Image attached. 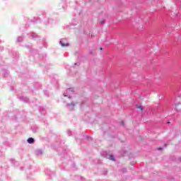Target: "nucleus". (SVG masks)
I'll list each match as a JSON object with an SVG mask.
<instances>
[{"label": "nucleus", "mask_w": 181, "mask_h": 181, "mask_svg": "<svg viewBox=\"0 0 181 181\" xmlns=\"http://www.w3.org/2000/svg\"><path fill=\"white\" fill-rule=\"evenodd\" d=\"M163 148H162V147H160L158 148V151H163Z\"/></svg>", "instance_id": "obj_15"}, {"label": "nucleus", "mask_w": 181, "mask_h": 181, "mask_svg": "<svg viewBox=\"0 0 181 181\" xmlns=\"http://www.w3.org/2000/svg\"><path fill=\"white\" fill-rule=\"evenodd\" d=\"M20 100H21V101H23V103H28L29 101V98L24 97V96L20 97Z\"/></svg>", "instance_id": "obj_5"}, {"label": "nucleus", "mask_w": 181, "mask_h": 181, "mask_svg": "<svg viewBox=\"0 0 181 181\" xmlns=\"http://www.w3.org/2000/svg\"><path fill=\"white\" fill-rule=\"evenodd\" d=\"M27 142L28 144H35V139H33V137H30L28 139Z\"/></svg>", "instance_id": "obj_6"}, {"label": "nucleus", "mask_w": 181, "mask_h": 181, "mask_svg": "<svg viewBox=\"0 0 181 181\" xmlns=\"http://www.w3.org/2000/svg\"><path fill=\"white\" fill-rule=\"evenodd\" d=\"M22 40H23V38H22V37H18V38H17V42H22Z\"/></svg>", "instance_id": "obj_11"}, {"label": "nucleus", "mask_w": 181, "mask_h": 181, "mask_svg": "<svg viewBox=\"0 0 181 181\" xmlns=\"http://www.w3.org/2000/svg\"><path fill=\"white\" fill-rule=\"evenodd\" d=\"M100 25H104V23H105V21H100Z\"/></svg>", "instance_id": "obj_12"}, {"label": "nucleus", "mask_w": 181, "mask_h": 181, "mask_svg": "<svg viewBox=\"0 0 181 181\" xmlns=\"http://www.w3.org/2000/svg\"><path fill=\"white\" fill-rule=\"evenodd\" d=\"M68 135H69V136H70L71 135V132L69 131L68 132Z\"/></svg>", "instance_id": "obj_14"}, {"label": "nucleus", "mask_w": 181, "mask_h": 181, "mask_svg": "<svg viewBox=\"0 0 181 181\" xmlns=\"http://www.w3.org/2000/svg\"><path fill=\"white\" fill-rule=\"evenodd\" d=\"M100 50H103V47H100Z\"/></svg>", "instance_id": "obj_17"}, {"label": "nucleus", "mask_w": 181, "mask_h": 181, "mask_svg": "<svg viewBox=\"0 0 181 181\" xmlns=\"http://www.w3.org/2000/svg\"><path fill=\"white\" fill-rule=\"evenodd\" d=\"M35 155H37V156H42V155H43V151L40 149L36 150Z\"/></svg>", "instance_id": "obj_4"}, {"label": "nucleus", "mask_w": 181, "mask_h": 181, "mask_svg": "<svg viewBox=\"0 0 181 181\" xmlns=\"http://www.w3.org/2000/svg\"><path fill=\"white\" fill-rule=\"evenodd\" d=\"M74 93V88H69L66 90V93L64 94V97H68L69 98H71V94Z\"/></svg>", "instance_id": "obj_1"}, {"label": "nucleus", "mask_w": 181, "mask_h": 181, "mask_svg": "<svg viewBox=\"0 0 181 181\" xmlns=\"http://www.w3.org/2000/svg\"><path fill=\"white\" fill-rule=\"evenodd\" d=\"M121 125L124 126V121L121 122Z\"/></svg>", "instance_id": "obj_16"}, {"label": "nucleus", "mask_w": 181, "mask_h": 181, "mask_svg": "<svg viewBox=\"0 0 181 181\" xmlns=\"http://www.w3.org/2000/svg\"><path fill=\"white\" fill-rule=\"evenodd\" d=\"M37 36V35H36L35 33L31 34V37H33V39H35V37H36Z\"/></svg>", "instance_id": "obj_10"}, {"label": "nucleus", "mask_w": 181, "mask_h": 181, "mask_svg": "<svg viewBox=\"0 0 181 181\" xmlns=\"http://www.w3.org/2000/svg\"><path fill=\"white\" fill-rule=\"evenodd\" d=\"M77 104H78V102H74V101H73V102H71V103H67V104L66 105V108H68V110H69L70 111H73V110H74V107H75L76 105H77Z\"/></svg>", "instance_id": "obj_2"}, {"label": "nucleus", "mask_w": 181, "mask_h": 181, "mask_svg": "<svg viewBox=\"0 0 181 181\" xmlns=\"http://www.w3.org/2000/svg\"><path fill=\"white\" fill-rule=\"evenodd\" d=\"M6 74H8V71H6Z\"/></svg>", "instance_id": "obj_19"}, {"label": "nucleus", "mask_w": 181, "mask_h": 181, "mask_svg": "<svg viewBox=\"0 0 181 181\" xmlns=\"http://www.w3.org/2000/svg\"><path fill=\"white\" fill-rule=\"evenodd\" d=\"M167 124H170V122H168Z\"/></svg>", "instance_id": "obj_20"}, {"label": "nucleus", "mask_w": 181, "mask_h": 181, "mask_svg": "<svg viewBox=\"0 0 181 181\" xmlns=\"http://www.w3.org/2000/svg\"><path fill=\"white\" fill-rule=\"evenodd\" d=\"M136 108L141 110V111H144V107H142V106H136Z\"/></svg>", "instance_id": "obj_9"}, {"label": "nucleus", "mask_w": 181, "mask_h": 181, "mask_svg": "<svg viewBox=\"0 0 181 181\" xmlns=\"http://www.w3.org/2000/svg\"><path fill=\"white\" fill-rule=\"evenodd\" d=\"M177 162L181 163V157H178V158H177Z\"/></svg>", "instance_id": "obj_13"}, {"label": "nucleus", "mask_w": 181, "mask_h": 181, "mask_svg": "<svg viewBox=\"0 0 181 181\" xmlns=\"http://www.w3.org/2000/svg\"><path fill=\"white\" fill-rule=\"evenodd\" d=\"M5 77H6V74H4Z\"/></svg>", "instance_id": "obj_21"}, {"label": "nucleus", "mask_w": 181, "mask_h": 181, "mask_svg": "<svg viewBox=\"0 0 181 181\" xmlns=\"http://www.w3.org/2000/svg\"><path fill=\"white\" fill-rule=\"evenodd\" d=\"M175 110L177 111H179V110H181V103H177L175 105Z\"/></svg>", "instance_id": "obj_8"}, {"label": "nucleus", "mask_w": 181, "mask_h": 181, "mask_svg": "<svg viewBox=\"0 0 181 181\" xmlns=\"http://www.w3.org/2000/svg\"><path fill=\"white\" fill-rule=\"evenodd\" d=\"M59 45L62 46V47H69V46H70V45L67 42V39L66 38L61 39V40L59 41Z\"/></svg>", "instance_id": "obj_3"}, {"label": "nucleus", "mask_w": 181, "mask_h": 181, "mask_svg": "<svg viewBox=\"0 0 181 181\" xmlns=\"http://www.w3.org/2000/svg\"><path fill=\"white\" fill-rule=\"evenodd\" d=\"M78 64L76 63V64H75V66H77Z\"/></svg>", "instance_id": "obj_18"}, {"label": "nucleus", "mask_w": 181, "mask_h": 181, "mask_svg": "<svg viewBox=\"0 0 181 181\" xmlns=\"http://www.w3.org/2000/svg\"><path fill=\"white\" fill-rule=\"evenodd\" d=\"M106 158L107 159H110V160H115V158L114 157L113 155H107L106 156Z\"/></svg>", "instance_id": "obj_7"}]
</instances>
